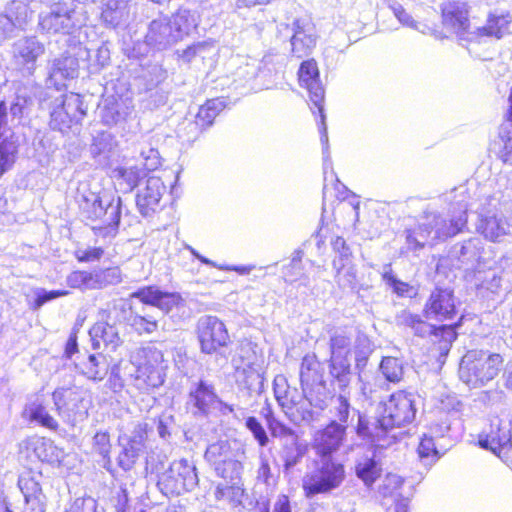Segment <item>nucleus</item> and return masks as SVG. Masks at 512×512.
<instances>
[{"label":"nucleus","instance_id":"1","mask_svg":"<svg viewBox=\"0 0 512 512\" xmlns=\"http://www.w3.org/2000/svg\"><path fill=\"white\" fill-rule=\"evenodd\" d=\"M416 395L411 392L398 391L381 401L375 412V416L368 418L359 415V421L355 428L356 434L365 440L378 443L386 441L390 444L396 439L393 431L395 428L411 424L416 416Z\"/></svg>","mask_w":512,"mask_h":512},{"label":"nucleus","instance_id":"2","mask_svg":"<svg viewBox=\"0 0 512 512\" xmlns=\"http://www.w3.org/2000/svg\"><path fill=\"white\" fill-rule=\"evenodd\" d=\"M467 225V206L460 205L446 214L425 210L414 227L405 230L403 249L416 253L462 232Z\"/></svg>","mask_w":512,"mask_h":512},{"label":"nucleus","instance_id":"3","mask_svg":"<svg viewBox=\"0 0 512 512\" xmlns=\"http://www.w3.org/2000/svg\"><path fill=\"white\" fill-rule=\"evenodd\" d=\"M198 25V17L191 10L180 8L169 17L152 20L145 35V44L153 50L163 51L181 41Z\"/></svg>","mask_w":512,"mask_h":512},{"label":"nucleus","instance_id":"4","mask_svg":"<svg viewBox=\"0 0 512 512\" xmlns=\"http://www.w3.org/2000/svg\"><path fill=\"white\" fill-rule=\"evenodd\" d=\"M501 354L483 349L468 350L459 364V378L469 388L485 387L503 370Z\"/></svg>","mask_w":512,"mask_h":512},{"label":"nucleus","instance_id":"5","mask_svg":"<svg viewBox=\"0 0 512 512\" xmlns=\"http://www.w3.org/2000/svg\"><path fill=\"white\" fill-rule=\"evenodd\" d=\"M121 203L122 200L119 196L89 192L87 195H82L79 206L82 216L86 219L102 221L103 226L93 227V229L97 234L105 235L115 231L119 225Z\"/></svg>","mask_w":512,"mask_h":512},{"label":"nucleus","instance_id":"6","mask_svg":"<svg viewBox=\"0 0 512 512\" xmlns=\"http://www.w3.org/2000/svg\"><path fill=\"white\" fill-rule=\"evenodd\" d=\"M345 479V468L333 458H321L315 468L302 479V488L307 498L328 494L339 488Z\"/></svg>","mask_w":512,"mask_h":512},{"label":"nucleus","instance_id":"7","mask_svg":"<svg viewBox=\"0 0 512 512\" xmlns=\"http://www.w3.org/2000/svg\"><path fill=\"white\" fill-rule=\"evenodd\" d=\"M143 361L132 375V384L141 392L160 387L165 380L164 356L160 349L148 345L140 350Z\"/></svg>","mask_w":512,"mask_h":512},{"label":"nucleus","instance_id":"8","mask_svg":"<svg viewBox=\"0 0 512 512\" xmlns=\"http://www.w3.org/2000/svg\"><path fill=\"white\" fill-rule=\"evenodd\" d=\"M138 160L141 166L126 163L112 169L111 178L120 191L131 192L146 177L147 171H153L160 165L159 152L150 146L141 149Z\"/></svg>","mask_w":512,"mask_h":512},{"label":"nucleus","instance_id":"9","mask_svg":"<svg viewBox=\"0 0 512 512\" xmlns=\"http://www.w3.org/2000/svg\"><path fill=\"white\" fill-rule=\"evenodd\" d=\"M198 481L195 464L182 458L169 465V468L159 476L157 484L164 494L179 495L193 490Z\"/></svg>","mask_w":512,"mask_h":512},{"label":"nucleus","instance_id":"10","mask_svg":"<svg viewBox=\"0 0 512 512\" xmlns=\"http://www.w3.org/2000/svg\"><path fill=\"white\" fill-rule=\"evenodd\" d=\"M187 404L195 416H208L215 411L228 415L234 411L231 405L219 398L214 385L204 379L191 384Z\"/></svg>","mask_w":512,"mask_h":512},{"label":"nucleus","instance_id":"11","mask_svg":"<svg viewBox=\"0 0 512 512\" xmlns=\"http://www.w3.org/2000/svg\"><path fill=\"white\" fill-rule=\"evenodd\" d=\"M478 442L480 447L490 450L503 461L511 460V421L500 417L492 418L489 427L479 435Z\"/></svg>","mask_w":512,"mask_h":512},{"label":"nucleus","instance_id":"12","mask_svg":"<svg viewBox=\"0 0 512 512\" xmlns=\"http://www.w3.org/2000/svg\"><path fill=\"white\" fill-rule=\"evenodd\" d=\"M85 114L83 101L79 94H62L53 102L49 125L53 130L64 132L72 124H78Z\"/></svg>","mask_w":512,"mask_h":512},{"label":"nucleus","instance_id":"13","mask_svg":"<svg viewBox=\"0 0 512 512\" xmlns=\"http://www.w3.org/2000/svg\"><path fill=\"white\" fill-rule=\"evenodd\" d=\"M299 82L302 87H305L309 92L310 101L318 109L321 118V142L324 146L323 153L328 149V135L327 127L325 124V114L323 108L324 88L319 79V70L315 60H307L302 62L299 71Z\"/></svg>","mask_w":512,"mask_h":512},{"label":"nucleus","instance_id":"14","mask_svg":"<svg viewBox=\"0 0 512 512\" xmlns=\"http://www.w3.org/2000/svg\"><path fill=\"white\" fill-rule=\"evenodd\" d=\"M400 324L411 328L415 335L420 337L431 336L435 338L433 341H439V349L441 352L447 353L456 339L455 325L447 324L438 327L433 326L421 319L419 315L403 311L398 316Z\"/></svg>","mask_w":512,"mask_h":512},{"label":"nucleus","instance_id":"15","mask_svg":"<svg viewBox=\"0 0 512 512\" xmlns=\"http://www.w3.org/2000/svg\"><path fill=\"white\" fill-rule=\"evenodd\" d=\"M196 331L201 352L205 354L220 353V350L230 342L225 324L216 316L200 317Z\"/></svg>","mask_w":512,"mask_h":512},{"label":"nucleus","instance_id":"16","mask_svg":"<svg viewBox=\"0 0 512 512\" xmlns=\"http://www.w3.org/2000/svg\"><path fill=\"white\" fill-rule=\"evenodd\" d=\"M54 405L61 417L71 425L87 417L84 392L78 388H59L52 394Z\"/></svg>","mask_w":512,"mask_h":512},{"label":"nucleus","instance_id":"17","mask_svg":"<svg viewBox=\"0 0 512 512\" xmlns=\"http://www.w3.org/2000/svg\"><path fill=\"white\" fill-rule=\"evenodd\" d=\"M48 1L51 2L48 9L39 15L41 29L47 33H69L74 27L73 10L61 0Z\"/></svg>","mask_w":512,"mask_h":512},{"label":"nucleus","instance_id":"18","mask_svg":"<svg viewBox=\"0 0 512 512\" xmlns=\"http://www.w3.org/2000/svg\"><path fill=\"white\" fill-rule=\"evenodd\" d=\"M508 216L504 214H480L476 230L486 240L502 242L508 235H512V201L506 209Z\"/></svg>","mask_w":512,"mask_h":512},{"label":"nucleus","instance_id":"19","mask_svg":"<svg viewBox=\"0 0 512 512\" xmlns=\"http://www.w3.org/2000/svg\"><path fill=\"white\" fill-rule=\"evenodd\" d=\"M346 425L332 420L323 429L317 430L313 436L312 447L321 458H331V455L339 450L345 435Z\"/></svg>","mask_w":512,"mask_h":512},{"label":"nucleus","instance_id":"20","mask_svg":"<svg viewBox=\"0 0 512 512\" xmlns=\"http://www.w3.org/2000/svg\"><path fill=\"white\" fill-rule=\"evenodd\" d=\"M41 474L32 471L23 472L18 486L24 497L22 512H45L46 497L40 485Z\"/></svg>","mask_w":512,"mask_h":512},{"label":"nucleus","instance_id":"21","mask_svg":"<svg viewBox=\"0 0 512 512\" xmlns=\"http://www.w3.org/2000/svg\"><path fill=\"white\" fill-rule=\"evenodd\" d=\"M424 313L427 319L452 320L457 314L453 292L435 289L425 304Z\"/></svg>","mask_w":512,"mask_h":512},{"label":"nucleus","instance_id":"22","mask_svg":"<svg viewBox=\"0 0 512 512\" xmlns=\"http://www.w3.org/2000/svg\"><path fill=\"white\" fill-rule=\"evenodd\" d=\"M292 31L290 39L292 54L298 58L308 56L316 46L317 36L314 26L308 20L296 19L292 24Z\"/></svg>","mask_w":512,"mask_h":512},{"label":"nucleus","instance_id":"23","mask_svg":"<svg viewBox=\"0 0 512 512\" xmlns=\"http://www.w3.org/2000/svg\"><path fill=\"white\" fill-rule=\"evenodd\" d=\"M28 18V7L22 2L12 1L5 11L0 13V38H10L17 30H23Z\"/></svg>","mask_w":512,"mask_h":512},{"label":"nucleus","instance_id":"24","mask_svg":"<svg viewBox=\"0 0 512 512\" xmlns=\"http://www.w3.org/2000/svg\"><path fill=\"white\" fill-rule=\"evenodd\" d=\"M166 187L159 177H149L145 186L136 195V205L143 216L153 214L160 205Z\"/></svg>","mask_w":512,"mask_h":512},{"label":"nucleus","instance_id":"25","mask_svg":"<svg viewBox=\"0 0 512 512\" xmlns=\"http://www.w3.org/2000/svg\"><path fill=\"white\" fill-rule=\"evenodd\" d=\"M130 297L139 299L143 304L157 307L165 313L171 311L182 301V297L178 293L165 292L156 286L139 288Z\"/></svg>","mask_w":512,"mask_h":512},{"label":"nucleus","instance_id":"26","mask_svg":"<svg viewBox=\"0 0 512 512\" xmlns=\"http://www.w3.org/2000/svg\"><path fill=\"white\" fill-rule=\"evenodd\" d=\"M89 336L94 350L103 345L105 349L115 351L122 344L118 327L108 321L95 323L89 330Z\"/></svg>","mask_w":512,"mask_h":512},{"label":"nucleus","instance_id":"27","mask_svg":"<svg viewBox=\"0 0 512 512\" xmlns=\"http://www.w3.org/2000/svg\"><path fill=\"white\" fill-rule=\"evenodd\" d=\"M204 457L216 467L232 457H245V449L244 445L236 439L219 440L207 447Z\"/></svg>","mask_w":512,"mask_h":512},{"label":"nucleus","instance_id":"28","mask_svg":"<svg viewBox=\"0 0 512 512\" xmlns=\"http://www.w3.org/2000/svg\"><path fill=\"white\" fill-rule=\"evenodd\" d=\"M45 51L44 45L36 37H23L13 45V57L17 64L26 66L31 72L38 57Z\"/></svg>","mask_w":512,"mask_h":512},{"label":"nucleus","instance_id":"29","mask_svg":"<svg viewBox=\"0 0 512 512\" xmlns=\"http://www.w3.org/2000/svg\"><path fill=\"white\" fill-rule=\"evenodd\" d=\"M78 67V60L73 56L63 55L55 59L49 72L47 85L54 86L56 90H60L65 86V80L77 77Z\"/></svg>","mask_w":512,"mask_h":512},{"label":"nucleus","instance_id":"30","mask_svg":"<svg viewBox=\"0 0 512 512\" xmlns=\"http://www.w3.org/2000/svg\"><path fill=\"white\" fill-rule=\"evenodd\" d=\"M111 359L103 353L99 352L88 356L87 360L81 364L82 373L91 380L101 381L103 380L108 372H111V376H117L118 366L116 364L111 365Z\"/></svg>","mask_w":512,"mask_h":512},{"label":"nucleus","instance_id":"31","mask_svg":"<svg viewBox=\"0 0 512 512\" xmlns=\"http://www.w3.org/2000/svg\"><path fill=\"white\" fill-rule=\"evenodd\" d=\"M112 308L121 312H126L129 309L130 315L127 318L125 317V320L138 334H151L158 329V321L154 316L141 314L132 306H127L123 300L113 301Z\"/></svg>","mask_w":512,"mask_h":512},{"label":"nucleus","instance_id":"32","mask_svg":"<svg viewBox=\"0 0 512 512\" xmlns=\"http://www.w3.org/2000/svg\"><path fill=\"white\" fill-rule=\"evenodd\" d=\"M331 385L337 391H350L352 380L351 362L349 357H330L328 362Z\"/></svg>","mask_w":512,"mask_h":512},{"label":"nucleus","instance_id":"33","mask_svg":"<svg viewBox=\"0 0 512 512\" xmlns=\"http://www.w3.org/2000/svg\"><path fill=\"white\" fill-rule=\"evenodd\" d=\"M116 141L109 132L98 133L91 144L90 151L94 160L103 167L109 166L116 156Z\"/></svg>","mask_w":512,"mask_h":512},{"label":"nucleus","instance_id":"34","mask_svg":"<svg viewBox=\"0 0 512 512\" xmlns=\"http://www.w3.org/2000/svg\"><path fill=\"white\" fill-rule=\"evenodd\" d=\"M355 474L367 488L374 485L382 474V465L374 452L364 454L356 459Z\"/></svg>","mask_w":512,"mask_h":512},{"label":"nucleus","instance_id":"35","mask_svg":"<svg viewBox=\"0 0 512 512\" xmlns=\"http://www.w3.org/2000/svg\"><path fill=\"white\" fill-rule=\"evenodd\" d=\"M23 416L30 422L36 423L42 427L56 431L59 427L57 420L50 415L43 401L36 397L29 401L23 411Z\"/></svg>","mask_w":512,"mask_h":512},{"label":"nucleus","instance_id":"36","mask_svg":"<svg viewBox=\"0 0 512 512\" xmlns=\"http://www.w3.org/2000/svg\"><path fill=\"white\" fill-rule=\"evenodd\" d=\"M443 22L455 31H465L468 27V10L463 1L445 3L442 7Z\"/></svg>","mask_w":512,"mask_h":512},{"label":"nucleus","instance_id":"37","mask_svg":"<svg viewBox=\"0 0 512 512\" xmlns=\"http://www.w3.org/2000/svg\"><path fill=\"white\" fill-rule=\"evenodd\" d=\"M307 452V446L299 442L298 438L287 439L282 442L279 457L283 462L284 472H289L298 465Z\"/></svg>","mask_w":512,"mask_h":512},{"label":"nucleus","instance_id":"38","mask_svg":"<svg viewBox=\"0 0 512 512\" xmlns=\"http://www.w3.org/2000/svg\"><path fill=\"white\" fill-rule=\"evenodd\" d=\"M447 450L446 444L437 442L433 435L424 434L417 448V453L421 463L426 467H431Z\"/></svg>","mask_w":512,"mask_h":512},{"label":"nucleus","instance_id":"39","mask_svg":"<svg viewBox=\"0 0 512 512\" xmlns=\"http://www.w3.org/2000/svg\"><path fill=\"white\" fill-rule=\"evenodd\" d=\"M232 66L235 67L234 82H237L239 85L247 83L253 80L260 71V61L244 56H237L232 59Z\"/></svg>","mask_w":512,"mask_h":512},{"label":"nucleus","instance_id":"40","mask_svg":"<svg viewBox=\"0 0 512 512\" xmlns=\"http://www.w3.org/2000/svg\"><path fill=\"white\" fill-rule=\"evenodd\" d=\"M322 381H325L322 364L315 354L305 355L300 366L301 387L311 386Z\"/></svg>","mask_w":512,"mask_h":512},{"label":"nucleus","instance_id":"41","mask_svg":"<svg viewBox=\"0 0 512 512\" xmlns=\"http://www.w3.org/2000/svg\"><path fill=\"white\" fill-rule=\"evenodd\" d=\"M129 114V106L123 100L116 99L114 97L105 99L100 110L101 119L106 125L117 124L118 122L125 120Z\"/></svg>","mask_w":512,"mask_h":512},{"label":"nucleus","instance_id":"42","mask_svg":"<svg viewBox=\"0 0 512 512\" xmlns=\"http://www.w3.org/2000/svg\"><path fill=\"white\" fill-rule=\"evenodd\" d=\"M335 270V282L337 286L342 289H349L356 291L358 288H362V285L358 284L356 265L352 263H339L332 265Z\"/></svg>","mask_w":512,"mask_h":512},{"label":"nucleus","instance_id":"43","mask_svg":"<svg viewBox=\"0 0 512 512\" xmlns=\"http://www.w3.org/2000/svg\"><path fill=\"white\" fill-rule=\"evenodd\" d=\"M482 250V240L478 237H473L461 244L454 245L451 251V255L462 263H468L478 260Z\"/></svg>","mask_w":512,"mask_h":512},{"label":"nucleus","instance_id":"44","mask_svg":"<svg viewBox=\"0 0 512 512\" xmlns=\"http://www.w3.org/2000/svg\"><path fill=\"white\" fill-rule=\"evenodd\" d=\"M508 102L507 119L503 122L499 131V136L504 144L500 151V158L504 163L512 165V87Z\"/></svg>","mask_w":512,"mask_h":512},{"label":"nucleus","instance_id":"45","mask_svg":"<svg viewBox=\"0 0 512 512\" xmlns=\"http://www.w3.org/2000/svg\"><path fill=\"white\" fill-rule=\"evenodd\" d=\"M302 392L309 405L320 410L327 408L329 401L332 399L331 392L327 388L325 381L311 386H304Z\"/></svg>","mask_w":512,"mask_h":512},{"label":"nucleus","instance_id":"46","mask_svg":"<svg viewBox=\"0 0 512 512\" xmlns=\"http://www.w3.org/2000/svg\"><path fill=\"white\" fill-rule=\"evenodd\" d=\"M129 11L125 0H109L102 11L104 23L110 27H117L128 19Z\"/></svg>","mask_w":512,"mask_h":512},{"label":"nucleus","instance_id":"47","mask_svg":"<svg viewBox=\"0 0 512 512\" xmlns=\"http://www.w3.org/2000/svg\"><path fill=\"white\" fill-rule=\"evenodd\" d=\"M331 411L336 418L335 420L342 425L348 423L351 415H362L358 410L351 406L350 391H338V394L333 399Z\"/></svg>","mask_w":512,"mask_h":512},{"label":"nucleus","instance_id":"48","mask_svg":"<svg viewBox=\"0 0 512 512\" xmlns=\"http://www.w3.org/2000/svg\"><path fill=\"white\" fill-rule=\"evenodd\" d=\"M224 107V101L219 98L208 100L199 108L196 115V124L202 128L209 127Z\"/></svg>","mask_w":512,"mask_h":512},{"label":"nucleus","instance_id":"49","mask_svg":"<svg viewBox=\"0 0 512 512\" xmlns=\"http://www.w3.org/2000/svg\"><path fill=\"white\" fill-rule=\"evenodd\" d=\"M32 104V89L24 85L19 86L16 89L15 98L10 105V113L13 117L20 118Z\"/></svg>","mask_w":512,"mask_h":512},{"label":"nucleus","instance_id":"50","mask_svg":"<svg viewBox=\"0 0 512 512\" xmlns=\"http://www.w3.org/2000/svg\"><path fill=\"white\" fill-rule=\"evenodd\" d=\"M510 17L509 15L495 16L491 15L482 31L487 36H492L497 39L502 38L505 34L510 32Z\"/></svg>","mask_w":512,"mask_h":512},{"label":"nucleus","instance_id":"51","mask_svg":"<svg viewBox=\"0 0 512 512\" xmlns=\"http://www.w3.org/2000/svg\"><path fill=\"white\" fill-rule=\"evenodd\" d=\"M243 458L244 457H232L231 459L222 462L220 465L214 467L216 474L234 484V481L240 479L242 474Z\"/></svg>","mask_w":512,"mask_h":512},{"label":"nucleus","instance_id":"52","mask_svg":"<svg viewBox=\"0 0 512 512\" xmlns=\"http://www.w3.org/2000/svg\"><path fill=\"white\" fill-rule=\"evenodd\" d=\"M273 389L276 400L283 408L291 409L297 405V400L294 397H290L291 389L285 376L277 375L274 378Z\"/></svg>","mask_w":512,"mask_h":512},{"label":"nucleus","instance_id":"53","mask_svg":"<svg viewBox=\"0 0 512 512\" xmlns=\"http://www.w3.org/2000/svg\"><path fill=\"white\" fill-rule=\"evenodd\" d=\"M18 147L16 142L6 135L0 139V174L12 167L15 162Z\"/></svg>","mask_w":512,"mask_h":512},{"label":"nucleus","instance_id":"54","mask_svg":"<svg viewBox=\"0 0 512 512\" xmlns=\"http://www.w3.org/2000/svg\"><path fill=\"white\" fill-rule=\"evenodd\" d=\"M351 337L345 331H335L330 337V357H349Z\"/></svg>","mask_w":512,"mask_h":512},{"label":"nucleus","instance_id":"55","mask_svg":"<svg viewBox=\"0 0 512 512\" xmlns=\"http://www.w3.org/2000/svg\"><path fill=\"white\" fill-rule=\"evenodd\" d=\"M95 274L93 271H74L67 276L66 283L74 289L93 290L96 289Z\"/></svg>","mask_w":512,"mask_h":512},{"label":"nucleus","instance_id":"56","mask_svg":"<svg viewBox=\"0 0 512 512\" xmlns=\"http://www.w3.org/2000/svg\"><path fill=\"white\" fill-rule=\"evenodd\" d=\"M380 371L389 382L397 383L403 378L402 362L395 357H383Z\"/></svg>","mask_w":512,"mask_h":512},{"label":"nucleus","instance_id":"57","mask_svg":"<svg viewBox=\"0 0 512 512\" xmlns=\"http://www.w3.org/2000/svg\"><path fill=\"white\" fill-rule=\"evenodd\" d=\"M96 289H102L109 285H117L122 282V273L118 267L94 270Z\"/></svg>","mask_w":512,"mask_h":512},{"label":"nucleus","instance_id":"58","mask_svg":"<svg viewBox=\"0 0 512 512\" xmlns=\"http://www.w3.org/2000/svg\"><path fill=\"white\" fill-rule=\"evenodd\" d=\"M121 444L123 446V450L118 456V464L121 468L127 471L132 468L143 450L131 443L129 440L121 441Z\"/></svg>","mask_w":512,"mask_h":512},{"label":"nucleus","instance_id":"59","mask_svg":"<svg viewBox=\"0 0 512 512\" xmlns=\"http://www.w3.org/2000/svg\"><path fill=\"white\" fill-rule=\"evenodd\" d=\"M35 451L42 461H46L48 463L60 462L64 457L63 450L55 446L50 440H43L35 448Z\"/></svg>","mask_w":512,"mask_h":512},{"label":"nucleus","instance_id":"60","mask_svg":"<svg viewBox=\"0 0 512 512\" xmlns=\"http://www.w3.org/2000/svg\"><path fill=\"white\" fill-rule=\"evenodd\" d=\"M33 301L30 303V308L33 310L40 309L44 304L56 298L67 296V290H51L47 291L44 288H35L32 291Z\"/></svg>","mask_w":512,"mask_h":512},{"label":"nucleus","instance_id":"61","mask_svg":"<svg viewBox=\"0 0 512 512\" xmlns=\"http://www.w3.org/2000/svg\"><path fill=\"white\" fill-rule=\"evenodd\" d=\"M93 451L103 458V466L110 464V437L106 432H98L93 437Z\"/></svg>","mask_w":512,"mask_h":512},{"label":"nucleus","instance_id":"62","mask_svg":"<svg viewBox=\"0 0 512 512\" xmlns=\"http://www.w3.org/2000/svg\"><path fill=\"white\" fill-rule=\"evenodd\" d=\"M390 8L402 25L418 30L421 33H426V29H429L426 25L416 22L402 5L395 2L390 5Z\"/></svg>","mask_w":512,"mask_h":512},{"label":"nucleus","instance_id":"63","mask_svg":"<svg viewBox=\"0 0 512 512\" xmlns=\"http://www.w3.org/2000/svg\"><path fill=\"white\" fill-rule=\"evenodd\" d=\"M211 49V44L207 42H198L184 49L179 56L184 62L190 63L196 57L204 59L206 57V53Z\"/></svg>","mask_w":512,"mask_h":512},{"label":"nucleus","instance_id":"64","mask_svg":"<svg viewBox=\"0 0 512 512\" xmlns=\"http://www.w3.org/2000/svg\"><path fill=\"white\" fill-rule=\"evenodd\" d=\"M268 428L273 437L280 438L283 442L287 439L298 438L293 429L275 418L268 419Z\"/></svg>","mask_w":512,"mask_h":512}]
</instances>
